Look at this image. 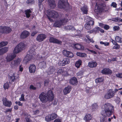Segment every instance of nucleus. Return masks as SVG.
I'll list each match as a JSON object with an SVG mask.
<instances>
[{
  "mask_svg": "<svg viewBox=\"0 0 122 122\" xmlns=\"http://www.w3.org/2000/svg\"><path fill=\"white\" fill-rule=\"evenodd\" d=\"M102 108L104 110L102 112L101 114L102 116L101 117L100 122H107V117H109L112 115L114 109V106L111 104L107 103L102 106Z\"/></svg>",
  "mask_w": 122,
  "mask_h": 122,
  "instance_id": "nucleus-1",
  "label": "nucleus"
},
{
  "mask_svg": "<svg viewBox=\"0 0 122 122\" xmlns=\"http://www.w3.org/2000/svg\"><path fill=\"white\" fill-rule=\"evenodd\" d=\"M39 98L42 102H46L48 101H52L54 97L52 91L49 90L47 94L44 92H42L39 95Z\"/></svg>",
  "mask_w": 122,
  "mask_h": 122,
  "instance_id": "nucleus-2",
  "label": "nucleus"
},
{
  "mask_svg": "<svg viewBox=\"0 0 122 122\" xmlns=\"http://www.w3.org/2000/svg\"><path fill=\"white\" fill-rule=\"evenodd\" d=\"M47 15L48 19L51 21H53V20L51 18H57L59 16L58 13L54 10H48L47 11Z\"/></svg>",
  "mask_w": 122,
  "mask_h": 122,
  "instance_id": "nucleus-3",
  "label": "nucleus"
},
{
  "mask_svg": "<svg viewBox=\"0 0 122 122\" xmlns=\"http://www.w3.org/2000/svg\"><path fill=\"white\" fill-rule=\"evenodd\" d=\"M85 20L87 22L85 25V28L87 30L91 29L94 24L93 19L89 16H87L85 18Z\"/></svg>",
  "mask_w": 122,
  "mask_h": 122,
  "instance_id": "nucleus-4",
  "label": "nucleus"
},
{
  "mask_svg": "<svg viewBox=\"0 0 122 122\" xmlns=\"http://www.w3.org/2000/svg\"><path fill=\"white\" fill-rule=\"evenodd\" d=\"M35 47H34L31 48L29 51V54H27L25 57L24 59L25 62H28L30 61V59L33 57V56L36 54L35 52Z\"/></svg>",
  "mask_w": 122,
  "mask_h": 122,
  "instance_id": "nucleus-5",
  "label": "nucleus"
},
{
  "mask_svg": "<svg viewBox=\"0 0 122 122\" xmlns=\"http://www.w3.org/2000/svg\"><path fill=\"white\" fill-rule=\"evenodd\" d=\"M68 17L64 18L55 22L54 24V26L56 27H60L61 25H64L68 21Z\"/></svg>",
  "mask_w": 122,
  "mask_h": 122,
  "instance_id": "nucleus-6",
  "label": "nucleus"
},
{
  "mask_svg": "<svg viewBox=\"0 0 122 122\" xmlns=\"http://www.w3.org/2000/svg\"><path fill=\"white\" fill-rule=\"evenodd\" d=\"M58 6L61 8L67 10L69 8V4L66 0H59L58 2Z\"/></svg>",
  "mask_w": 122,
  "mask_h": 122,
  "instance_id": "nucleus-7",
  "label": "nucleus"
},
{
  "mask_svg": "<svg viewBox=\"0 0 122 122\" xmlns=\"http://www.w3.org/2000/svg\"><path fill=\"white\" fill-rule=\"evenodd\" d=\"M26 46L23 43H20L15 48L14 50V53H18L24 49Z\"/></svg>",
  "mask_w": 122,
  "mask_h": 122,
  "instance_id": "nucleus-8",
  "label": "nucleus"
},
{
  "mask_svg": "<svg viewBox=\"0 0 122 122\" xmlns=\"http://www.w3.org/2000/svg\"><path fill=\"white\" fill-rule=\"evenodd\" d=\"M106 5L104 4L97 3L94 10L95 12L97 14L100 13L104 9V7Z\"/></svg>",
  "mask_w": 122,
  "mask_h": 122,
  "instance_id": "nucleus-9",
  "label": "nucleus"
},
{
  "mask_svg": "<svg viewBox=\"0 0 122 122\" xmlns=\"http://www.w3.org/2000/svg\"><path fill=\"white\" fill-rule=\"evenodd\" d=\"M21 61V59L18 58L11 61L10 64L11 67L12 68H15L19 65Z\"/></svg>",
  "mask_w": 122,
  "mask_h": 122,
  "instance_id": "nucleus-10",
  "label": "nucleus"
},
{
  "mask_svg": "<svg viewBox=\"0 0 122 122\" xmlns=\"http://www.w3.org/2000/svg\"><path fill=\"white\" fill-rule=\"evenodd\" d=\"M114 95V92L112 91V90L110 89L108 93L104 96V97L107 99H110L113 97Z\"/></svg>",
  "mask_w": 122,
  "mask_h": 122,
  "instance_id": "nucleus-11",
  "label": "nucleus"
},
{
  "mask_svg": "<svg viewBox=\"0 0 122 122\" xmlns=\"http://www.w3.org/2000/svg\"><path fill=\"white\" fill-rule=\"evenodd\" d=\"M3 102V105L6 107H10L12 105L11 102L8 100L6 98H3L2 100Z\"/></svg>",
  "mask_w": 122,
  "mask_h": 122,
  "instance_id": "nucleus-12",
  "label": "nucleus"
},
{
  "mask_svg": "<svg viewBox=\"0 0 122 122\" xmlns=\"http://www.w3.org/2000/svg\"><path fill=\"white\" fill-rule=\"evenodd\" d=\"M46 36L44 34H41L38 35L36 38V40L39 42L43 41L46 38Z\"/></svg>",
  "mask_w": 122,
  "mask_h": 122,
  "instance_id": "nucleus-13",
  "label": "nucleus"
},
{
  "mask_svg": "<svg viewBox=\"0 0 122 122\" xmlns=\"http://www.w3.org/2000/svg\"><path fill=\"white\" fill-rule=\"evenodd\" d=\"M16 55L14 53L8 54L6 57V61L7 62H9L13 60L16 57Z\"/></svg>",
  "mask_w": 122,
  "mask_h": 122,
  "instance_id": "nucleus-14",
  "label": "nucleus"
},
{
  "mask_svg": "<svg viewBox=\"0 0 122 122\" xmlns=\"http://www.w3.org/2000/svg\"><path fill=\"white\" fill-rule=\"evenodd\" d=\"M63 55L67 57H72L73 56V54L71 52L68 51L66 50H64L62 51Z\"/></svg>",
  "mask_w": 122,
  "mask_h": 122,
  "instance_id": "nucleus-15",
  "label": "nucleus"
},
{
  "mask_svg": "<svg viewBox=\"0 0 122 122\" xmlns=\"http://www.w3.org/2000/svg\"><path fill=\"white\" fill-rule=\"evenodd\" d=\"M70 62V60L68 58H65L62 61L59 62V64H60V66H62L69 64Z\"/></svg>",
  "mask_w": 122,
  "mask_h": 122,
  "instance_id": "nucleus-16",
  "label": "nucleus"
},
{
  "mask_svg": "<svg viewBox=\"0 0 122 122\" xmlns=\"http://www.w3.org/2000/svg\"><path fill=\"white\" fill-rule=\"evenodd\" d=\"M49 40L50 42L56 43L58 44H61L62 43L61 41L52 37H50L49 39Z\"/></svg>",
  "mask_w": 122,
  "mask_h": 122,
  "instance_id": "nucleus-17",
  "label": "nucleus"
},
{
  "mask_svg": "<svg viewBox=\"0 0 122 122\" xmlns=\"http://www.w3.org/2000/svg\"><path fill=\"white\" fill-rule=\"evenodd\" d=\"M48 4L51 8L54 9L56 6L55 1L54 0H48Z\"/></svg>",
  "mask_w": 122,
  "mask_h": 122,
  "instance_id": "nucleus-18",
  "label": "nucleus"
},
{
  "mask_svg": "<svg viewBox=\"0 0 122 122\" xmlns=\"http://www.w3.org/2000/svg\"><path fill=\"white\" fill-rule=\"evenodd\" d=\"M29 34L30 33L28 31L26 30L24 31L21 33L20 38L22 39H24L28 36Z\"/></svg>",
  "mask_w": 122,
  "mask_h": 122,
  "instance_id": "nucleus-19",
  "label": "nucleus"
},
{
  "mask_svg": "<svg viewBox=\"0 0 122 122\" xmlns=\"http://www.w3.org/2000/svg\"><path fill=\"white\" fill-rule=\"evenodd\" d=\"M101 72L105 74H110L112 73V71L108 68H104L102 70Z\"/></svg>",
  "mask_w": 122,
  "mask_h": 122,
  "instance_id": "nucleus-20",
  "label": "nucleus"
},
{
  "mask_svg": "<svg viewBox=\"0 0 122 122\" xmlns=\"http://www.w3.org/2000/svg\"><path fill=\"white\" fill-rule=\"evenodd\" d=\"M71 87L70 86H68L66 87L63 90L64 94L66 95L69 93L71 90Z\"/></svg>",
  "mask_w": 122,
  "mask_h": 122,
  "instance_id": "nucleus-21",
  "label": "nucleus"
},
{
  "mask_svg": "<svg viewBox=\"0 0 122 122\" xmlns=\"http://www.w3.org/2000/svg\"><path fill=\"white\" fill-rule=\"evenodd\" d=\"M29 71L32 73H34L35 72L36 69V67L33 64L30 65L29 67Z\"/></svg>",
  "mask_w": 122,
  "mask_h": 122,
  "instance_id": "nucleus-22",
  "label": "nucleus"
},
{
  "mask_svg": "<svg viewBox=\"0 0 122 122\" xmlns=\"http://www.w3.org/2000/svg\"><path fill=\"white\" fill-rule=\"evenodd\" d=\"M55 70V68L54 66H51L47 70V73L49 75L52 74L54 72Z\"/></svg>",
  "mask_w": 122,
  "mask_h": 122,
  "instance_id": "nucleus-23",
  "label": "nucleus"
},
{
  "mask_svg": "<svg viewBox=\"0 0 122 122\" xmlns=\"http://www.w3.org/2000/svg\"><path fill=\"white\" fill-rule=\"evenodd\" d=\"M8 50V48L7 47H5L0 49V55H3L7 52Z\"/></svg>",
  "mask_w": 122,
  "mask_h": 122,
  "instance_id": "nucleus-24",
  "label": "nucleus"
},
{
  "mask_svg": "<svg viewBox=\"0 0 122 122\" xmlns=\"http://www.w3.org/2000/svg\"><path fill=\"white\" fill-rule=\"evenodd\" d=\"M77 82V79L75 77H72L70 80L69 81L70 83L72 85L76 84Z\"/></svg>",
  "mask_w": 122,
  "mask_h": 122,
  "instance_id": "nucleus-25",
  "label": "nucleus"
},
{
  "mask_svg": "<svg viewBox=\"0 0 122 122\" xmlns=\"http://www.w3.org/2000/svg\"><path fill=\"white\" fill-rule=\"evenodd\" d=\"M92 117L90 114H86L84 117V119L87 122H88L92 120Z\"/></svg>",
  "mask_w": 122,
  "mask_h": 122,
  "instance_id": "nucleus-26",
  "label": "nucleus"
},
{
  "mask_svg": "<svg viewBox=\"0 0 122 122\" xmlns=\"http://www.w3.org/2000/svg\"><path fill=\"white\" fill-rule=\"evenodd\" d=\"M97 65V63L94 61H91L89 62L88 66L89 67L93 68L96 67Z\"/></svg>",
  "mask_w": 122,
  "mask_h": 122,
  "instance_id": "nucleus-27",
  "label": "nucleus"
},
{
  "mask_svg": "<svg viewBox=\"0 0 122 122\" xmlns=\"http://www.w3.org/2000/svg\"><path fill=\"white\" fill-rule=\"evenodd\" d=\"M73 45L75 46V48L77 49L83 50L84 49L83 46L79 44H74Z\"/></svg>",
  "mask_w": 122,
  "mask_h": 122,
  "instance_id": "nucleus-28",
  "label": "nucleus"
},
{
  "mask_svg": "<svg viewBox=\"0 0 122 122\" xmlns=\"http://www.w3.org/2000/svg\"><path fill=\"white\" fill-rule=\"evenodd\" d=\"M81 10L83 12V13L87 14L88 12V8L86 5H84L81 8Z\"/></svg>",
  "mask_w": 122,
  "mask_h": 122,
  "instance_id": "nucleus-29",
  "label": "nucleus"
},
{
  "mask_svg": "<svg viewBox=\"0 0 122 122\" xmlns=\"http://www.w3.org/2000/svg\"><path fill=\"white\" fill-rule=\"evenodd\" d=\"M39 66L41 68H44L46 66V64L44 61L41 62L39 64Z\"/></svg>",
  "mask_w": 122,
  "mask_h": 122,
  "instance_id": "nucleus-30",
  "label": "nucleus"
},
{
  "mask_svg": "<svg viewBox=\"0 0 122 122\" xmlns=\"http://www.w3.org/2000/svg\"><path fill=\"white\" fill-rule=\"evenodd\" d=\"M82 61L81 60H79L78 61L76 62L75 66L77 68L80 67V66L81 64Z\"/></svg>",
  "mask_w": 122,
  "mask_h": 122,
  "instance_id": "nucleus-31",
  "label": "nucleus"
},
{
  "mask_svg": "<svg viewBox=\"0 0 122 122\" xmlns=\"http://www.w3.org/2000/svg\"><path fill=\"white\" fill-rule=\"evenodd\" d=\"M76 54L77 56L82 57H85L86 56V54L84 53L78 52L76 53Z\"/></svg>",
  "mask_w": 122,
  "mask_h": 122,
  "instance_id": "nucleus-32",
  "label": "nucleus"
},
{
  "mask_svg": "<svg viewBox=\"0 0 122 122\" xmlns=\"http://www.w3.org/2000/svg\"><path fill=\"white\" fill-rule=\"evenodd\" d=\"M8 44V42L6 41H3L0 43V48Z\"/></svg>",
  "mask_w": 122,
  "mask_h": 122,
  "instance_id": "nucleus-33",
  "label": "nucleus"
},
{
  "mask_svg": "<svg viewBox=\"0 0 122 122\" xmlns=\"http://www.w3.org/2000/svg\"><path fill=\"white\" fill-rule=\"evenodd\" d=\"M11 31V29L8 27L5 26V30L4 33H8Z\"/></svg>",
  "mask_w": 122,
  "mask_h": 122,
  "instance_id": "nucleus-34",
  "label": "nucleus"
},
{
  "mask_svg": "<svg viewBox=\"0 0 122 122\" xmlns=\"http://www.w3.org/2000/svg\"><path fill=\"white\" fill-rule=\"evenodd\" d=\"M25 14L26 15V17L29 18L30 16V13H31V11L30 10H25Z\"/></svg>",
  "mask_w": 122,
  "mask_h": 122,
  "instance_id": "nucleus-35",
  "label": "nucleus"
},
{
  "mask_svg": "<svg viewBox=\"0 0 122 122\" xmlns=\"http://www.w3.org/2000/svg\"><path fill=\"white\" fill-rule=\"evenodd\" d=\"M116 41L117 42L121 43L122 42V38L119 36H117L115 37Z\"/></svg>",
  "mask_w": 122,
  "mask_h": 122,
  "instance_id": "nucleus-36",
  "label": "nucleus"
},
{
  "mask_svg": "<svg viewBox=\"0 0 122 122\" xmlns=\"http://www.w3.org/2000/svg\"><path fill=\"white\" fill-rule=\"evenodd\" d=\"M57 116V115L55 113H52L51 115H50V116L51 117V119L52 120H53L56 118Z\"/></svg>",
  "mask_w": 122,
  "mask_h": 122,
  "instance_id": "nucleus-37",
  "label": "nucleus"
},
{
  "mask_svg": "<svg viewBox=\"0 0 122 122\" xmlns=\"http://www.w3.org/2000/svg\"><path fill=\"white\" fill-rule=\"evenodd\" d=\"M104 80L103 79L102 77L99 78L95 80L96 82L97 83L102 82Z\"/></svg>",
  "mask_w": 122,
  "mask_h": 122,
  "instance_id": "nucleus-38",
  "label": "nucleus"
},
{
  "mask_svg": "<svg viewBox=\"0 0 122 122\" xmlns=\"http://www.w3.org/2000/svg\"><path fill=\"white\" fill-rule=\"evenodd\" d=\"M15 75L14 74L13 76H10L9 77L10 81H14L16 79V78L15 76Z\"/></svg>",
  "mask_w": 122,
  "mask_h": 122,
  "instance_id": "nucleus-39",
  "label": "nucleus"
},
{
  "mask_svg": "<svg viewBox=\"0 0 122 122\" xmlns=\"http://www.w3.org/2000/svg\"><path fill=\"white\" fill-rule=\"evenodd\" d=\"M9 84L8 82L5 83L3 85V87L5 89H8L9 87Z\"/></svg>",
  "mask_w": 122,
  "mask_h": 122,
  "instance_id": "nucleus-40",
  "label": "nucleus"
},
{
  "mask_svg": "<svg viewBox=\"0 0 122 122\" xmlns=\"http://www.w3.org/2000/svg\"><path fill=\"white\" fill-rule=\"evenodd\" d=\"M100 43L101 45H104L105 46H108L109 45V43L108 42H104L102 41H101L100 42Z\"/></svg>",
  "mask_w": 122,
  "mask_h": 122,
  "instance_id": "nucleus-41",
  "label": "nucleus"
},
{
  "mask_svg": "<svg viewBox=\"0 0 122 122\" xmlns=\"http://www.w3.org/2000/svg\"><path fill=\"white\" fill-rule=\"evenodd\" d=\"M99 27H95L94 29H93V30L94 32L96 33L99 31Z\"/></svg>",
  "mask_w": 122,
  "mask_h": 122,
  "instance_id": "nucleus-42",
  "label": "nucleus"
},
{
  "mask_svg": "<svg viewBox=\"0 0 122 122\" xmlns=\"http://www.w3.org/2000/svg\"><path fill=\"white\" fill-rule=\"evenodd\" d=\"M115 45L113 47V49H117L120 48L119 45L117 43L115 44Z\"/></svg>",
  "mask_w": 122,
  "mask_h": 122,
  "instance_id": "nucleus-43",
  "label": "nucleus"
},
{
  "mask_svg": "<svg viewBox=\"0 0 122 122\" xmlns=\"http://www.w3.org/2000/svg\"><path fill=\"white\" fill-rule=\"evenodd\" d=\"M51 118V117L50 116V115H49L48 116H46V117L45 119V120L47 121H50L52 120Z\"/></svg>",
  "mask_w": 122,
  "mask_h": 122,
  "instance_id": "nucleus-44",
  "label": "nucleus"
},
{
  "mask_svg": "<svg viewBox=\"0 0 122 122\" xmlns=\"http://www.w3.org/2000/svg\"><path fill=\"white\" fill-rule=\"evenodd\" d=\"M44 0H38L39 1V6L40 8H41L43 7L41 3Z\"/></svg>",
  "mask_w": 122,
  "mask_h": 122,
  "instance_id": "nucleus-45",
  "label": "nucleus"
},
{
  "mask_svg": "<svg viewBox=\"0 0 122 122\" xmlns=\"http://www.w3.org/2000/svg\"><path fill=\"white\" fill-rule=\"evenodd\" d=\"M24 95L22 94L21 95V97L19 99V100L20 101H24L25 99L24 98Z\"/></svg>",
  "mask_w": 122,
  "mask_h": 122,
  "instance_id": "nucleus-46",
  "label": "nucleus"
},
{
  "mask_svg": "<svg viewBox=\"0 0 122 122\" xmlns=\"http://www.w3.org/2000/svg\"><path fill=\"white\" fill-rule=\"evenodd\" d=\"M97 105L96 103H93L92 106V107L93 109H94L97 108Z\"/></svg>",
  "mask_w": 122,
  "mask_h": 122,
  "instance_id": "nucleus-47",
  "label": "nucleus"
},
{
  "mask_svg": "<svg viewBox=\"0 0 122 122\" xmlns=\"http://www.w3.org/2000/svg\"><path fill=\"white\" fill-rule=\"evenodd\" d=\"M26 2L28 4H33L34 2V0H28Z\"/></svg>",
  "mask_w": 122,
  "mask_h": 122,
  "instance_id": "nucleus-48",
  "label": "nucleus"
},
{
  "mask_svg": "<svg viewBox=\"0 0 122 122\" xmlns=\"http://www.w3.org/2000/svg\"><path fill=\"white\" fill-rule=\"evenodd\" d=\"M83 74V71H80L78 72L77 73V76H80L82 75Z\"/></svg>",
  "mask_w": 122,
  "mask_h": 122,
  "instance_id": "nucleus-49",
  "label": "nucleus"
},
{
  "mask_svg": "<svg viewBox=\"0 0 122 122\" xmlns=\"http://www.w3.org/2000/svg\"><path fill=\"white\" fill-rule=\"evenodd\" d=\"M113 29L114 31H117L119 30L120 28L118 26H115L113 27Z\"/></svg>",
  "mask_w": 122,
  "mask_h": 122,
  "instance_id": "nucleus-50",
  "label": "nucleus"
},
{
  "mask_svg": "<svg viewBox=\"0 0 122 122\" xmlns=\"http://www.w3.org/2000/svg\"><path fill=\"white\" fill-rule=\"evenodd\" d=\"M111 6H112L113 7L116 8L117 6V4L116 3L114 2L112 3L111 5Z\"/></svg>",
  "mask_w": 122,
  "mask_h": 122,
  "instance_id": "nucleus-51",
  "label": "nucleus"
},
{
  "mask_svg": "<svg viewBox=\"0 0 122 122\" xmlns=\"http://www.w3.org/2000/svg\"><path fill=\"white\" fill-rule=\"evenodd\" d=\"M30 88L31 90H35L36 89V88L35 87H34L32 85L30 86Z\"/></svg>",
  "mask_w": 122,
  "mask_h": 122,
  "instance_id": "nucleus-52",
  "label": "nucleus"
},
{
  "mask_svg": "<svg viewBox=\"0 0 122 122\" xmlns=\"http://www.w3.org/2000/svg\"><path fill=\"white\" fill-rule=\"evenodd\" d=\"M103 27L105 29L107 30L109 29L110 27L108 25H104Z\"/></svg>",
  "mask_w": 122,
  "mask_h": 122,
  "instance_id": "nucleus-53",
  "label": "nucleus"
},
{
  "mask_svg": "<svg viewBox=\"0 0 122 122\" xmlns=\"http://www.w3.org/2000/svg\"><path fill=\"white\" fill-rule=\"evenodd\" d=\"M116 76L119 78H122V73H120L117 74L116 75Z\"/></svg>",
  "mask_w": 122,
  "mask_h": 122,
  "instance_id": "nucleus-54",
  "label": "nucleus"
},
{
  "mask_svg": "<svg viewBox=\"0 0 122 122\" xmlns=\"http://www.w3.org/2000/svg\"><path fill=\"white\" fill-rule=\"evenodd\" d=\"M4 26H0V33H3L4 31H3V29Z\"/></svg>",
  "mask_w": 122,
  "mask_h": 122,
  "instance_id": "nucleus-55",
  "label": "nucleus"
},
{
  "mask_svg": "<svg viewBox=\"0 0 122 122\" xmlns=\"http://www.w3.org/2000/svg\"><path fill=\"white\" fill-rule=\"evenodd\" d=\"M15 103L16 104H18L19 106H22V104L21 103L20 101L18 102H15Z\"/></svg>",
  "mask_w": 122,
  "mask_h": 122,
  "instance_id": "nucleus-56",
  "label": "nucleus"
},
{
  "mask_svg": "<svg viewBox=\"0 0 122 122\" xmlns=\"http://www.w3.org/2000/svg\"><path fill=\"white\" fill-rule=\"evenodd\" d=\"M49 82L48 80H45L44 82V85L46 86L48 84Z\"/></svg>",
  "mask_w": 122,
  "mask_h": 122,
  "instance_id": "nucleus-57",
  "label": "nucleus"
},
{
  "mask_svg": "<svg viewBox=\"0 0 122 122\" xmlns=\"http://www.w3.org/2000/svg\"><path fill=\"white\" fill-rule=\"evenodd\" d=\"M33 112L34 114H37L39 113V111L37 110L35 111H33Z\"/></svg>",
  "mask_w": 122,
  "mask_h": 122,
  "instance_id": "nucleus-58",
  "label": "nucleus"
},
{
  "mask_svg": "<svg viewBox=\"0 0 122 122\" xmlns=\"http://www.w3.org/2000/svg\"><path fill=\"white\" fill-rule=\"evenodd\" d=\"M19 71H22L23 69V67L22 66V65H20L19 66Z\"/></svg>",
  "mask_w": 122,
  "mask_h": 122,
  "instance_id": "nucleus-59",
  "label": "nucleus"
},
{
  "mask_svg": "<svg viewBox=\"0 0 122 122\" xmlns=\"http://www.w3.org/2000/svg\"><path fill=\"white\" fill-rule=\"evenodd\" d=\"M25 120L27 122H32L29 118L28 117H25Z\"/></svg>",
  "mask_w": 122,
  "mask_h": 122,
  "instance_id": "nucleus-60",
  "label": "nucleus"
},
{
  "mask_svg": "<svg viewBox=\"0 0 122 122\" xmlns=\"http://www.w3.org/2000/svg\"><path fill=\"white\" fill-rule=\"evenodd\" d=\"M63 72L62 70V69H60L58 70L57 73L58 74H61Z\"/></svg>",
  "mask_w": 122,
  "mask_h": 122,
  "instance_id": "nucleus-61",
  "label": "nucleus"
},
{
  "mask_svg": "<svg viewBox=\"0 0 122 122\" xmlns=\"http://www.w3.org/2000/svg\"><path fill=\"white\" fill-rule=\"evenodd\" d=\"M64 29L65 30H70L69 25L65 26Z\"/></svg>",
  "mask_w": 122,
  "mask_h": 122,
  "instance_id": "nucleus-62",
  "label": "nucleus"
},
{
  "mask_svg": "<svg viewBox=\"0 0 122 122\" xmlns=\"http://www.w3.org/2000/svg\"><path fill=\"white\" fill-rule=\"evenodd\" d=\"M70 30H75V28L72 26L69 25Z\"/></svg>",
  "mask_w": 122,
  "mask_h": 122,
  "instance_id": "nucleus-63",
  "label": "nucleus"
},
{
  "mask_svg": "<svg viewBox=\"0 0 122 122\" xmlns=\"http://www.w3.org/2000/svg\"><path fill=\"white\" fill-rule=\"evenodd\" d=\"M54 122H61V120L59 119H56L54 121Z\"/></svg>",
  "mask_w": 122,
  "mask_h": 122,
  "instance_id": "nucleus-64",
  "label": "nucleus"
}]
</instances>
